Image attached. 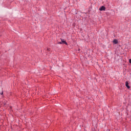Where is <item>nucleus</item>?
Here are the masks:
<instances>
[{
  "label": "nucleus",
  "instance_id": "2",
  "mask_svg": "<svg viewBox=\"0 0 131 131\" xmlns=\"http://www.w3.org/2000/svg\"><path fill=\"white\" fill-rule=\"evenodd\" d=\"M100 11H105L106 10V8L104 6H102L100 9Z\"/></svg>",
  "mask_w": 131,
  "mask_h": 131
},
{
  "label": "nucleus",
  "instance_id": "1",
  "mask_svg": "<svg viewBox=\"0 0 131 131\" xmlns=\"http://www.w3.org/2000/svg\"><path fill=\"white\" fill-rule=\"evenodd\" d=\"M61 42H58V43H59L60 45H62V43H63L64 45H68L67 42L65 41L63 39H61Z\"/></svg>",
  "mask_w": 131,
  "mask_h": 131
},
{
  "label": "nucleus",
  "instance_id": "3",
  "mask_svg": "<svg viewBox=\"0 0 131 131\" xmlns=\"http://www.w3.org/2000/svg\"><path fill=\"white\" fill-rule=\"evenodd\" d=\"M113 42H114V43H115V45H117V43H118V40H117V39H115L113 40Z\"/></svg>",
  "mask_w": 131,
  "mask_h": 131
},
{
  "label": "nucleus",
  "instance_id": "5",
  "mask_svg": "<svg viewBox=\"0 0 131 131\" xmlns=\"http://www.w3.org/2000/svg\"><path fill=\"white\" fill-rule=\"evenodd\" d=\"M129 63L131 64V59H129Z\"/></svg>",
  "mask_w": 131,
  "mask_h": 131
},
{
  "label": "nucleus",
  "instance_id": "4",
  "mask_svg": "<svg viewBox=\"0 0 131 131\" xmlns=\"http://www.w3.org/2000/svg\"><path fill=\"white\" fill-rule=\"evenodd\" d=\"M125 85H126V86H127V88L128 89H129V88H130L129 86H128V82H127V81H126V82H125Z\"/></svg>",
  "mask_w": 131,
  "mask_h": 131
}]
</instances>
